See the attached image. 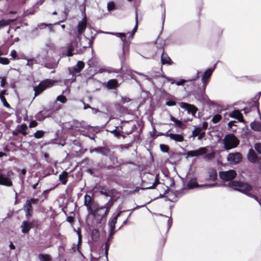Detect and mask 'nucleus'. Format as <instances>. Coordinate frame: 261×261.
Listing matches in <instances>:
<instances>
[{"mask_svg": "<svg viewBox=\"0 0 261 261\" xmlns=\"http://www.w3.org/2000/svg\"><path fill=\"white\" fill-rule=\"evenodd\" d=\"M228 186L235 190L239 191L246 194H248L252 189L251 186L248 184L238 181L229 182Z\"/></svg>", "mask_w": 261, "mask_h": 261, "instance_id": "nucleus-1", "label": "nucleus"}, {"mask_svg": "<svg viewBox=\"0 0 261 261\" xmlns=\"http://www.w3.org/2000/svg\"><path fill=\"white\" fill-rule=\"evenodd\" d=\"M224 147L226 150H229L236 147L239 144V140L233 134L226 135L223 140Z\"/></svg>", "mask_w": 261, "mask_h": 261, "instance_id": "nucleus-2", "label": "nucleus"}, {"mask_svg": "<svg viewBox=\"0 0 261 261\" xmlns=\"http://www.w3.org/2000/svg\"><path fill=\"white\" fill-rule=\"evenodd\" d=\"M80 46L81 47L79 48L77 44L75 42H73L70 44H69L67 46L68 51L67 56L68 57H71L73 55V53H72V51L75 50V53L74 54H82L83 53L86 48L88 46L85 45L82 42H80Z\"/></svg>", "mask_w": 261, "mask_h": 261, "instance_id": "nucleus-3", "label": "nucleus"}, {"mask_svg": "<svg viewBox=\"0 0 261 261\" xmlns=\"http://www.w3.org/2000/svg\"><path fill=\"white\" fill-rule=\"evenodd\" d=\"M54 83L55 82L50 80H46L41 82L38 86L35 87L34 88L35 96L43 92L46 88L54 86Z\"/></svg>", "mask_w": 261, "mask_h": 261, "instance_id": "nucleus-4", "label": "nucleus"}, {"mask_svg": "<svg viewBox=\"0 0 261 261\" xmlns=\"http://www.w3.org/2000/svg\"><path fill=\"white\" fill-rule=\"evenodd\" d=\"M96 203L92 201V197L88 195H86L84 197V205L87 207L88 213L92 216L96 215V211L94 208L96 207Z\"/></svg>", "mask_w": 261, "mask_h": 261, "instance_id": "nucleus-5", "label": "nucleus"}, {"mask_svg": "<svg viewBox=\"0 0 261 261\" xmlns=\"http://www.w3.org/2000/svg\"><path fill=\"white\" fill-rule=\"evenodd\" d=\"M237 173L233 170H230L227 171H222L219 173L220 177L223 181H229L233 179L236 176Z\"/></svg>", "mask_w": 261, "mask_h": 261, "instance_id": "nucleus-6", "label": "nucleus"}, {"mask_svg": "<svg viewBox=\"0 0 261 261\" xmlns=\"http://www.w3.org/2000/svg\"><path fill=\"white\" fill-rule=\"evenodd\" d=\"M227 159L230 163L237 164L242 160V156L239 152L230 153L228 154Z\"/></svg>", "mask_w": 261, "mask_h": 261, "instance_id": "nucleus-7", "label": "nucleus"}, {"mask_svg": "<svg viewBox=\"0 0 261 261\" xmlns=\"http://www.w3.org/2000/svg\"><path fill=\"white\" fill-rule=\"evenodd\" d=\"M94 210L96 211V215L93 216L98 220H101L103 217L107 215L108 212V210L105 207H98L97 204H96V207L94 208Z\"/></svg>", "mask_w": 261, "mask_h": 261, "instance_id": "nucleus-8", "label": "nucleus"}, {"mask_svg": "<svg viewBox=\"0 0 261 261\" xmlns=\"http://www.w3.org/2000/svg\"><path fill=\"white\" fill-rule=\"evenodd\" d=\"M207 152V147H201L197 150H191L188 151L187 153V156L189 157L198 156L203 154H205Z\"/></svg>", "mask_w": 261, "mask_h": 261, "instance_id": "nucleus-9", "label": "nucleus"}, {"mask_svg": "<svg viewBox=\"0 0 261 261\" xmlns=\"http://www.w3.org/2000/svg\"><path fill=\"white\" fill-rule=\"evenodd\" d=\"M187 186L190 189H192L195 187H202L205 188H210L216 186V184H206L199 186L196 181V180L194 178L191 179L188 182Z\"/></svg>", "mask_w": 261, "mask_h": 261, "instance_id": "nucleus-10", "label": "nucleus"}, {"mask_svg": "<svg viewBox=\"0 0 261 261\" xmlns=\"http://www.w3.org/2000/svg\"><path fill=\"white\" fill-rule=\"evenodd\" d=\"M87 27V19L85 14L82 21H80L77 26L78 35L80 36L82 35L86 30Z\"/></svg>", "mask_w": 261, "mask_h": 261, "instance_id": "nucleus-11", "label": "nucleus"}, {"mask_svg": "<svg viewBox=\"0 0 261 261\" xmlns=\"http://www.w3.org/2000/svg\"><path fill=\"white\" fill-rule=\"evenodd\" d=\"M180 107L186 110L189 113H192L193 115H194L197 111V108L193 105H191L187 103L180 102L179 103Z\"/></svg>", "mask_w": 261, "mask_h": 261, "instance_id": "nucleus-12", "label": "nucleus"}, {"mask_svg": "<svg viewBox=\"0 0 261 261\" xmlns=\"http://www.w3.org/2000/svg\"><path fill=\"white\" fill-rule=\"evenodd\" d=\"M215 68V66L214 67L213 69H207L204 73L203 76L201 79V81L203 84V87L204 89L205 88L206 86V83L208 81V79L211 76L214 68Z\"/></svg>", "mask_w": 261, "mask_h": 261, "instance_id": "nucleus-13", "label": "nucleus"}, {"mask_svg": "<svg viewBox=\"0 0 261 261\" xmlns=\"http://www.w3.org/2000/svg\"><path fill=\"white\" fill-rule=\"evenodd\" d=\"M208 178L209 180L215 181L217 177L216 171L214 168H210L207 170Z\"/></svg>", "mask_w": 261, "mask_h": 261, "instance_id": "nucleus-14", "label": "nucleus"}, {"mask_svg": "<svg viewBox=\"0 0 261 261\" xmlns=\"http://www.w3.org/2000/svg\"><path fill=\"white\" fill-rule=\"evenodd\" d=\"M31 227V223L26 221H23L21 226L22 232L23 233H28L30 231Z\"/></svg>", "mask_w": 261, "mask_h": 261, "instance_id": "nucleus-15", "label": "nucleus"}, {"mask_svg": "<svg viewBox=\"0 0 261 261\" xmlns=\"http://www.w3.org/2000/svg\"><path fill=\"white\" fill-rule=\"evenodd\" d=\"M166 136L176 142H182L184 140L182 136L179 134H167Z\"/></svg>", "mask_w": 261, "mask_h": 261, "instance_id": "nucleus-16", "label": "nucleus"}, {"mask_svg": "<svg viewBox=\"0 0 261 261\" xmlns=\"http://www.w3.org/2000/svg\"><path fill=\"white\" fill-rule=\"evenodd\" d=\"M115 192V191L114 190H109L106 188H102L100 191V193L101 194L106 196L111 197H112L113 196V195Z\"/></svg>", "mask_w": 261, "mask_h": 261, "instance_id": "nucleus-17", "label": "nucleus"}, {"mask_svg": "<svg viewBox=\"0 0 261 261\" xmlns=\"http://www.w3.org/2000/svg\"><path fill=\"white\" fill-rule=\"evenodd\" d=\"M230 117L235 118L240 122L243 121L242 114L238 110L232 112L229 114Z\"/></svg>", "mask_w": 261, "mask_h": 261, "instance_id": "nucleus-18", "label": "nucleus"}, {"mask_svg": "<svg viewBox=\"0 0 261 261\" xmlns=\"http://www.w3.org/2000/svg\"><path fill=\"white\" fill-rule=\"evenodd\" d=\"M248 159L252 163H255L257 160V156L255 153L252 149H250L247 155Z\"/></svg>", "mask_w": 261, "mask_h": 261, "instance_id": "nucleus-19", "label": "nucleus"}, {"mask_svg": "<svg viewBox=\"0 0 261 261\" xmlns=\"http://www.w3.org/2000/svg\"><path fill=\"white\" fill-rule=\"evenodd\" d=\"M84 63L82 61H79L75 66L73 68V73L80 72L84 67Z\"/></svg>", "mask_w": 261, "mask_h": 261, "instance_id": "nucleus-20", "label": "nucleus"}, {"mask_svg": "<svg viewBox=\"0 0 261 261\" xmlns=\"http://www.w3.org/2000/svg\"><path fill=\"white\" fill-rule=\"evenodd\" d=\"M161 62L162 64L171 65L172 61L170 57L165 54H163L161 56Z\"/></svg>", "mask_w": 261, "mask_h": 261, "instance_id": "nucleus-21", "label": "nucleus"}, {"mask_svg": "<svg viewBox=\"0 0 261 261\" xmlns=\"http://www.w3.org/2000/svg\"><path fill=\"white\" fill-rule=\"evenodd\" d=\"M24 211L25 212V215L27 217H29L31 215V212L32 211V205L31 204V201L29 200H27L25 206Z\"/></svg>", "mask_w": 261, "mask_h": 261, "instance_id": "nucleus-22", "label": "nucleus"}, {"mask_svg": "<svg viewBox=\"0 0 261 261\" xmlns=\"http://www.w3.org/2000/svg\"><path fill=\"white\" fill-rule=\"evenodd\" d=\"M149 175V178L154 180V182L152 184V185L150 186L147 187L145 188L144 189H152L154 188L155 186L159 183V180L157 179L156 177H155L152 174H148Z\"/></svg>", "mask_w": 261, "mask_h": 261, "instance_id": "nucleus-23", "label": "nucleus"}, {"mask_svg": "<svg viewBox=\"0 0 261 261\" xmlns=\"http://www.w3.org/2000/svg\"><path fill=\"white\" fill-rule=\"evenodd\" d=\"M68 176V173L63 171L60 175H59V179L60 181L62 182V183L63 185L66 184L67 182V177Z\"/></svg>", "mask_w": 261, "mask_h": 261, "instance_id": "nucleus-24", "label": "nucleus"}, {"mask_svg": "<svg viewBox=\"0 0 261 261\" xmlns=\"http://www.w3.org/2000/svg\"><path fill=\"white\" fill-rule=\"evenodd\" d=\"M251 127L255 130H259L261 129V124L258 122H253L250 124Z\"/></svg>", "mask_w": 261, "mask_h": 261, "instance_id": "nucleus-25", "label": "nucleus"}, {"mask_svg": "<svg viewBox=\"0 0 261 261\" xmlns=\"http://www.w3.org/2000/svg\"><path fill=\"white\" fill-rule=\"evenodd\" d=\"M117 81L115 80H109L107 83V87L110 89L115 88V87H117Z\"/></svg>", "mask_w": 261, "mask_h": 261, "instance_id": "nucleus-26", "label": "nucleus"}, {"mask_svg": "<svg viewBox=\"0 0 261 261\" xmlns=\"http://www.w3.org/2000/svg\"><path fill=\"white\" fill-rule=\"evenodd\" d=\"M202 131V129L200 127H196L195 129L192 131L191 137L195 138L197 137L200 133Z\"/></svg>", "mask_w": 261, "mask_h": 261, "instance_id": "nucleus-27", "label": "nucleus"}, {"mask_svg": "<svg viewBox=\"0 0 261 261\" xmlns=\"http://www.w3.org/2000/svg\"><path fill=\"white\" fill-rule=\"evenodd\" d=\"M13 21V20H11V19L1 20L0 21V29L4 26L9 25Z\"/></svg>", "mask_w": 261, "mask_h": 261, "instance_id": "nucleus-28", "label": "nucleus"}, {"mask_svg": "<svg viewBox=\"0 0 261 261\" xmlns=\"http://www.w3.org/2000/svg\"><path fill=\"white\" fill-rule=\"evenodd\" d=\"M28 127L25 124H22L20 126V129H19V132L21 133L23 136H25L27 134L26 130L27 129Z\"/></svg>", "mask_w": 261, "mask_h": 261, "instance_id": "nucleus-29", "label": "nucleus"}, {"mask_svg": "<svg viewBox=\"0 0 261 261\" xmlns=\"http://www.w3.org/2000/svg\"><path fill=\"white\" fill-rule=\"evenodd\" d=\"M38 257L41 261H49L50 259L49 256L47 254H40Z\"/></svg>", "mask_w": 261, "mask_h": 261, "instance_id": "nucleus-30", "label": "nucleus"}, {"mask_svg": "<svg viewBox=\"0 0 261 261\" xmlns=\"http://www.w3.org/2000/svg\"><path fill=\"white\" fill-rule=\"evenodd\" d=\"M215 152L212 151L211 152L207 153L205 154L204 158L206 160H211L214 158L215 157Z\"/></svg>", "mask_w": 261, "mask_h": 261, "instance_id": "nucleus-31", "label": "nucleus"}, {"mask_svg": "<svg viewBox=\"0 0 261 261\" xmlns=\"http://www.w3.org/2000/svg\"><path fill=\"white\" fill-rule=\"evenodd\" d=\"M111 34L116 35L117 37H120L123 43L125 42V34L124 33H111Z\"/></svg>", "mask_w": 261, "mask_h": 261, "instance_id": "nucleus-32", "label": "nucleus"}, {"mask_svg": "<svg viewBox=\"0 0 261 261\" xmlns=\"http://www.w3.org/2000/svg\"><path fill=\"white\" fill-rule=\"evenodd\" d=\"M44 133H45L44 132L43 130H37L34 134V137L37 139L41 138L43 136Z\"/></svg>", "mask_w": 261, "mask_h": 261, "instance_id": "nucleus-33", "label": "nucleus"}, {"mask_svg": "<svg viewBox=\"0 0 261 261\" xmlns=\"http://www.w3.org/2000/svg\"><path fill=\"white\" fill-rule=\"evenodd\" d=\"M221 119V115H219V114H217V115H215L212 118V122L214 123H217L218 121H219Z\"/></svg>", "mask_w": 261, "mask_h": 261, "instance_id": "nucleus-34", "label": "nucleus"}, {"mask_svg": "<svg viewBox=\"0 0 261 261\" xmlns=\"http://www.w3.org/2000/svg\"><path fill=\"white\" fill-rule=\"evenodd\" d=\"M57 100L64 103L66 102L67 99L65 96L63 95H60L57 97Z\"/></svg>", "mask_w": 261, "mask_h": 261, "instance_id": "nucleus-35", "label": "nucleus"}, {"mask_svg": "<svg viewBox=\"0 0 261 261\" xmlns=\"http://www.w3.org/2000/svg\"><path fill=\"white\" fill-rule=\"evenodd\" d=\"M93 151H95L96 152H98V153H101L103 155H106V153L105 152V151L103 150V148H101V147H98V148H94L93 149V151H91V152H93Z\"/></svg>", "mask_w": 261, "mask_h": 261, "instance_id": "nucleus-36", "label": "nucleus"}, {"mask_svg": "<svg viewBox=\"0 0 261 261\" xmlns=\"http://www.w3.org/2000/svg\"><path fill=\"white\" fill-rule=\"evenodd\" d=\"M137 28H138V14H137V12H136V24H135V26L133 30V34H132V38L134 37V34L137 31Z\"/></svg>", "mask_w": 261, "mask_h": 261, "instance_id": "nucleus-37", "label": "nucleus"}, {"mask_svg": "<svg viewBox=\"0 0 261 261\" xmlns=\"http://www.w3.org/2000/svg\"><path fill=\"white\" fill-rule=\"evenodd\" d=\"M9 63L8 59L7 58H0V63L3 65H7Z\"/></svg>", "mask_w": 261, "mask_h": 261, "instance_id": "nucleus-38", "label": "nucleus"}, {"mask_svg": "<svg viewBox=\"0 0 261 261\" xmlns=\"http://www.w3.org/2000/svg\"><path fill=\"white\" fill-rule=\"evenodd\" d=\"M160 149L164 152H167L169 150L168 147L164 144L160 145Z\"/></svg>", "mask_w": 261, "mask_h": 261, "instance_id": "nucleus-39", "label": "nucleus"}, {"mask_svg": "<svg viewBox=\"0 0 261 261\" xmlns=\"http://www.w3.org/2000/svg\"><path fill=\"white\" fill-rule=\"evenodd\" d=\"M254 148L255 150L259 153L261 154V144L260 143H256L255 144Z\"/></svg>", "mask_w": 261, "mask_h": 261, "instance_id": "nucleus-40", "label": "nucleus"}, {"mask_svg": "<svg viewBox=\"0 0 261 261\" xmlns=\"http://www.w3.org/2000/svg\"><path fill=\"white\" fill-rule=\"evenodd\" d=\"M120 213H119L117 214V215L116 216H115L113 219L111 220V222L110 223L112 224H114L115 225V224L117 222V219H118V217L120 215Z\"/></svg>", "mask_w": 261, "mask_h": 261, "instance_id": "nucleus-41", "label": "nucleus"}, {"mask_svg": "<svg viewBox=\"0 0 261 261\" xmlns=\"http://www.w3.org/2000/svg\"><path fill=\"white\" fill-rule=\"evenodd\" d=\"M110 225V236H111L114 233V230L115 229V225L114 224H112L111 223H110L109 224Z\"/></svg>", "mask_w": 261, "mask_h": 261, "instance_id": "nucleus-42", "label": "nucleus"}, {"mask_svg": "<svg viewBox=\"0 0 261 261\" xmlns=\"http://www.w3.org/2000/svg\"><path fill=\"white\" fill-rule=\"evenodd\" d=\"M107 7L109 11H111L114 9L115 5L113 3H109Z\"/></svg>", "mask_w": 261, "mask_h": 261, "instance_id": "nucleus-43", "label": "nucleus"}, {"mask_svg": "<svg viewBox=\"0 0 261 261\" xmlns=\"http://www.w3.org/2000/svg\"><path fill=\"white\" fill-rule=\"evenodd\" d=\"M1 100V101L3 102V105L4 107L7 108H10V106L9 105V104L6 101V99H5V98H3Z\"/></svg>", "mask_w": 261, "mask_h": 261, "instance_id": "nucleus-44", "label": "nucleus"}, {"mask_svg": "<svg viewBox=\"0 0 261 261\" xmlns=\"http://www.w3.org/2000/svg\"><path fill=\"white\" fill-rule=\"evenodd\" d=\"M205 136V132L204 131H202L200 134L197 136L198 139L199 140H201Z\"/></svg>", "mask_w": 261, "mask_h": 261, "instance_id": "nucleus-45", "label": "nucleus"}, {"mask_svg": "<svg viewBox=\"0 0 261 261\" xmlns=\"http://www.w3.org/2000/svg\"><path fill=\"white\" fill-rule=\"evenodd\" d=\"M37 125V122L35 120H33V121H31L29 126L30 127H34L36 126Z\"/></svg>", "mask_w": 261, "mask_h": 261, "instance_id": "nucleus-46", "label": "nucleus"}, {"mask_svg": "<svg viewBox=\"0 0 261 261\" xmlns=\"http://www.w3.org/2000/svg\"><path fill=\"white\" fill-rule=\"evenodd\" d=\"M10 56L13 58L15 59L16 57V53L15 50H12L10 53Z\"/></svg>", "mask_w": 261, "mask_h": 261, "instance_id": "nucleus-47", "label": "nucleus"}, {"mask_svg": "<svg viewBox=\"0 0 261 261\" xmlns=\"http://www.w3.org/2000/svg\"><path fill=\"white\" fill-rule=\"evenodd\" d=\"M176 105V103L175 101H168L166 102V105L168 106H173Z\"/></svg>", "mask_w": 261, "mask_h": 261, "instance_id": "nucleus-48", "label": "nucleus"}, {"mask_svg": "<svg viewBox=\"0 0 261 261\" xmlns=\"http://www.w3.org/2000/svg\"><path fill=\"white\" fill-rule=\"evenodd\" d=\"M186 82V81L185 80H181L180 81L176 83V85L178 86L183 85Z\"/></svg>", "mask_w": 261, "mask_h": 261, "instance_id": "nucleus-49", "label": "nucleus"}, {"mask_svg": "<svg viewBox=\"0 0 261 261\" xmlns=\"http://www.w3.org/2000/svg\"><path fill=\"white\" fill-rule=\"evenodd\" d=\"M6 90H3L0 93V99H2L3 98H5L4 96L6 94Z\"/></svg>", "mask_w": 261, "mask_h": 261, "instance_id": "nucleus-50", "label": "nucleus"}, {"mask_svg": "<svg viewBox=\"0 0 261 261\" xmlns=\"http://www.w3.org/2000/svg\"><path fill=\"white\" fill-rule=\"evenodd\" d=\"M78 244H80L82 240V236L80 232H78Z\"/></svg>", "mask_w": 261, "mask_h": 261, "instance_id": "nucleus-51", "label": "nucleus"}, {"mask_svg": "<svg viewBox=\"0 0 261 261\" xmlns=\"http://www.w3.org/2000/svg\"><path fill=\"white\" fill-rule=\"evenodd\" d=\"M6 84V80L5 78H3L1 81V86L3 87L5 86Z\"/></svg>", "mask_w": 261, "mask_h": 261, "instance_id": "nucleus-52", "label": "nucleus"}, {"mask_svg": "<svg viewBox=\"0 0 261 261\" xmlns=\"http://www.w3.org/2000/svg\"><path fill=\"white\" fill-rule=\"evenodd\" d=\"M33 60H28V62L27 63V65L32 67V65L33 64L31 63V62H33Z\"/></svg>", "mask_w": 261, "mask_h": 261, "instance_id": "nucleus-53", "label": "nucleus"}, {"mask_svg": "<svg viewBox=\"0 0 261 261\" xmlns=\"http://www.w3.org/2000/svg\"><path fill=\"white\" fill-rule=\"evenodd\" d=\"M108 249H109V246H108V244L107 243L106 244V246H105V253H106V256H107V255H108Z\"/></svg>", "mask_w": 261, "mask_h": 261, "instance_id": "nucleus-54", "label": "nucleus"}, {"mask_svg": "<svg viewBox=\"0 0 261 261\" xmlns=\"http://www.w3.org/2000/svg\"><path fill=\"white\" fill-rule=\"evenodd\" d=\"M84 39L87 42L88 46H90L91 45L90 41L86 37H84Z\"/></svg>", "mask_w": 261, "mask_h": 261, "instance_id": "nucleus-55", "label": "nucleus"}, {"mask_svg": "<svg viewBox=\"0 0 261 261\" xmlns=\"http://www.w3.org/2000/svg\"><path fill=\"white\" fill-rule=\"evenodd\" d=\"M84 109L85 110H86L88 108H90L91 109L92 107H91L88 104H85V103H84Z\"/></svg>", "mask_w": 261, "mask_h": 261, "instance_id": "nucleus-56", "label": "nucleus"}, {"mask_svg": "<svg viewBox=\"0 0 261 261\" xmlns=\"http://www.w3.org/2000/svg\"><path fill=\"white\" fill-rule=\"evenodd\" d=\"M174 123H175L179 126H180L181 125V122L177 119Z\"/></svg>", "mask_w": 261, "mask_h": 261, "instance_id": "nucleus-57", "label": "nucleus"}, {"mask_svg": "<svg viewBox=\"0 0 261 261\" xmlns=\"http://www.w3.org/2000/svg\"><path fill=\"white\" fill-rule=\"evenodd\" d=\"M105 71H107V70L105 69H103V68H100L99 69L97 72H99V73H102L103 72H105Z\"/></svg>", "mask_w": 261, "mask_h": 261, "instance_id": "nucleus-58", "label": "nucleus"}, {"mask_svg": "<svg viewBox=\"0 0 261 261\" xmlns=\"http://www.w3.org/2000/svg\"><path fill=\"white\" fill-rule=\"evenodd\" d=\"M9 247L11 249H14L15 248V246L13 245V244L11 242L10 245H9Z\"/></svg>", "mask_w": 261, "mask_h": 261, "instance_id": "nucleus-59", "label": "nucleus"}, {"mask_svg": "<svg viewBox=\"0 0 261 261\" xmlns=\"http://www.w3.org/2000/svg\"><path fill=\"white\" fill-rule=\"evenodd\" d=\"M30 201H31V203L32 202L34 203H36L38 201V199H32Z\"/></svg>", "mask_w": 261, "mask_h": 261, "instance_id": "nucleus-60", "label": "nucleus"}, {"mask_svg": "<svg viewBox=\"0 0 261 261\" xmlns=\"http://www.w3.org/2000/svg\"><path fill=\"white\" fill-rule=\"evenodd\" d=\"M170 119L172 121L175 122L176 121V120H177L175 117H173V116H171L170 117Z\"/></svg>", "mask_w": 261, "mask_h": 261, "instance_id": "nucleus-61", "label": "nucleus"}, {"mask_svg": "<svg viewBox=\"0 0 261 261\" xmlns=\"http://www.w3.org/2000/svg\"><path fill=\"white\" fill-rule=\"evenodd\" d=\"M29 60H33V62H31V63H32V64H36V63H37V61H36L35 59H29Z\"/></svg>", "mask_w": 261, "mask_h": 261, "instance_id": "nucleus-62", "label": "nucleus"}, {"mask_svg": "<svg viewBox=\"0 0 261 261\" xmlns=\"http://www.w3.org/2000/svg\"><path fill=\"white\" fill-rule=\"evenodd\" d=\"M232 123H233V122L232 121H230L228 122V125L229 127H231V126L232 125Z\"/></svg>", "mask_w": 261, "mask_h": 261, "instance_id": "nucleus-63", "label": "nucleus"}, {"mask_svg": "<svg viewBox=\"0 0 261 261\" xmlns=\"http://www.w3.org/2000/svg\"><path fill=\"white\" fill-rule=\"evenodd\" d=\"M21 173H22V174H23V175H25V173H26V170H25V169H22V170H21Z\"/></svg>", "mask_w": 261, "mask_h": 261, "instance_id": "nucleus-64", "label": "nucleus"}]
</instances>
